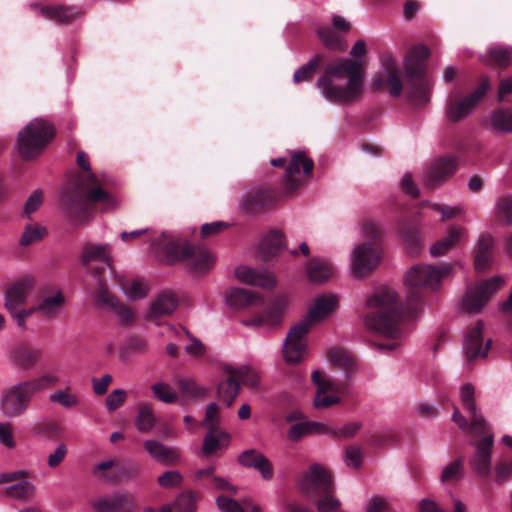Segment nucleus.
<instances>
[{
  "instance_id": "1",
  "label": "nucleus",
  "mask_w": 512,
  "mask_h": 512,
  "mask_svg": "<svg viewBox=\"0 0 512 512\" xmlns=\"http://www.w3.org/2000/svg\"><path fill=\"white\" fill-rule=\"evenodd\" d=\"M76 161L85 174L79 175L74 184L62 188L59 207L72 224L79 225L89 219L87 211L89 202L100 203L103 211L114 209L118 202L105 190L108 178L92 172L89 157L85 152L79 151Z\"/></svg>"
},
{
  "instance_id": "2",
  "label": "nucleus",
  "mask_w": 512,
  "mask_h": 512,
  "mask_svg": "<svg viewBox=\"0 0 512 512\" xmlns=\"http://www.w3.org/2000/svg\"><path fill=\"white\" fill-rule=\"evenodd\" d=\"M366 42L357 40L350 50L351 58H340L326 68L317 81L321 95L329 102L349 104L359 100L363 94L366 68L364 57Z\"/></svg>"
},
{
  "instance_id": "3",
  "label": "nucleus",
  "mask_w": 512,
  "mask_h": 512,
  "mask_svg": "<svg viewBox=\"0 0 512 512\" xmlns=\"http://www.w3.org/2000/svg\"><path fill=\"white\" fill-rule=\"evenodd\" d=\"M370 313L364 322L367 328L389 339L388 343H379L380 350H394L401 344L404 331L400 326V310L397 295L390 287H381L367 299Z\"/></svg>"
},
{
  "instance_id": "4",
  "label": "nucleus",
  "mask_w": 512,
  "mask_h": 512,
  "mask_svg": "<svg viewBox=\"0 0 512 512\" xmlns=\"http://www.w3.org/2000/svg\"><path fill=\"white\" fill-rule=\"evenodd\" d=\"M150 251L159 260L175 263L188 260L195 272H206L214 264V257L204 247L180 243L173 235L162 232L150 243Z\"/></svg>"
},
{
  "instance_id": "5",
  "label": "nucleus",
  "mask_w": 512,
  "mask_h": 512,
  "mask_svg": "<svg viewBox=\"0 0 512 512\" xmlns=\"http://www.w3.org/2000/svg\"><path fill=\"white\" fill-rule=\"evenodd\" d=\"M60 381L55 374L46 373L37 378L21 380L4 389L0 395V413L14 419L24 415L35 394L47 390Z\"/></svg>"
},
{
  "instance_id": "6",
  "label": "nucleus",
  "mask_w": 512,
  "mask_h": 512,
  "mask_svg": "<svg viewBox=\"0 0 512 512\" xmlns=\"http://www.w3.org/2000/svg\"><path fill=\"white\" fill-rule=\"evenodd\" d=\"M55 129L51 123L34 118L18 132L17 149L24 160L37 158L54 137Z\"/></svg>"
},
{
  "instance_id": "7",
  "label": "nucleus",
  "mask_w": 512,
  "mask_h": 512,
  "mask_svg": "<svg viewBox=\"0 0 512 512\" xmlns=\"http://www.w3.org/2000/svg\"><path fill=\"white\" fill-rule=\"evenodd\" d=\"M35 285L34 278L30 276L22 277L7 289L4 296V307L22 330L27 329L26 319L31 316V308L26 309L24 305L27 303Z\"/></svg>"
},
{
  "instance_id": "8",
  "label": "nucleus",
  "mask_w": 512,
  "mask_h": 512,
  "mask_svg": "<svg viewBox=\"0 0 512 512\" xmlns=\"http://www.w3.org/2000/svg\"><path fill=\"white\" fill-rule=\"evenodd\" d=\"M450 270L451 267L448 264L438 266L417 264L410 268L405 274V283L410 294L409 303L418 300L421 288L435 289L449 275Z\"/></svg>"
},
{
  "instance_id": "9",
  "label": "nucleus",
  "mask_w": 512,
  "mask_h": 512,
  "mask_svg": "<svg viewBox=\"0 0 512 512\" xmlns=\"http://www.w3.org/2000/svg\"><path fill=\"white\" fill-rule=\"evenodd\" d=\"M379 63L380 71L375 73L371 79L372 90L385 91L392 97H399L404 84L397 58L392 53L386 52L380 56Z\"/></svg>"
},
{
  "instance_id": "10",
  "label": "nucleus",
  "mask_w": 512,
  "mask_h": 512,
  "mask_svg": "<svg viewBox=\"0 0 512 512\" xmlns=\"http://www.w3.org/2000/svg\"><path fill=\"white\" fill-rule=\"evenodd\" d=\"M503 284V278L500 276H493L478 282L473 287H469L462 298V310L469 314L481 312L483 307Z\"/></svg>"
},
{
  "instance_id": "11",
  "label": "nucleus",
  "mask_w": 512,
  "mask_h": 512,
  "mask_svg": "<svg viewBox=\"0 0 512 512\" xmlns=\"http://www.w3.org/2000/svg\"><path fill=\"white\" fill-rule=\"evenodd\" d=\"M404 69L408 79L406 93L409 100L416 105L429 102L433 83L426 76L424 67L418 62L405 60Z\"/></svg>"
},
{
  "instance_id": "12",
  "label": "nucleus",
  "mask_w": 512,
  "mask_h": 512,
  "mask_svg": "<svg viewBox=\"0 0 512 512\" xmlns=\"http://www.w3.org/2000/svg\"><path fill=\"white\" fill-rule=\"evenodd\" d=\"M298 488L306 497L316 498L332 491V477L324 466L313 464L301 474Z\"/></svg>"
},
{
  "instance_id": "13",
  "label": "nucleus",
  "mask_w": 512,
  "mask_h": 512,
  "mask_svg": "<svg viewBox=\"0 0 512 512\" xmlns=\"http://www.w3.org/2000/svg\"><path fill=\"white\" fill-rule=\"evenodd\" d=\"M489 88V79L483 78L478 88L466 97L461 99L450 97L445 110L446 119L452 123L464 120L477 107Z\"/></svg>"
},
{
  "instance_id": "14",
  "label": "nucleus",
  "mask_w": 512,
  "mask_h": 512,
  "mask_svg": "<svg viewBox=\"0 0 512 512\" xmlns=\"http://www.w3.org/2000/svg\"><path fill=\"white\" fill-rule=\"evenodd\" d=\"M381 260L380 247L371 242L356 245L350 256L351 268L355 276L364 277L379 265Z\"/></svg>"
},
{
  "instance_id": "15",
  "label": "nucleus",
  "mask_w": 512,
  "mask_h": 512,
  "mask_svg": "<svg viewBox=\"0 0 512 512\" xmlns=\"http://www.w3.org/2000/svg\"><path fill=\"white\" fill-rule=\"evenodd\" d=\"M310 328L305 322L298 321L287 333L283 356L287 363L296 364L303 360L307 348L306 336Z\"/></svg>"
},
{
  "instance_id": "16",
  "label": "nucleus",
  "mask_w": 512,
  "mask_h": 512,
  "mask_svg": "<svg viewBox=\"0 0 512 512\" xmlns=\"http://www.w3.org/2000/svg\"><path fill=\"white\" fill-rule=\"evenodd\" d=\"M314 163L303 151L291 156L286 168L284 183L287 191L293 192L311 177Z\"/></svg>"
},
{
  "instance_id": "17",
  "label": "nucleus",
  "mask_w": 512,
  "mask_h": 512,
  "mask_svg": "<svg viewBox=\"0 0 512 512\" xmlns=\"http://www.w3.org/2000/svg\"><path fill=\"white\" fill-rule=\"evenodd\" d=\"M65 303V297L59 289H51L48 293L43 290L37 304L31 307V316L37 313L45 320H54L59 317Z\"/></svg>"
},
{
  "instance_id": "18",
  "label": "nucleus",
  "mask_w": 512,
  "mask_h": 512,
  "mask_svg": "<svg viewBox=\"0 0 512 512\" xmlns=\"http://www.w3.org/2000/svg\"><path fill=\"white\" fill-rule=\"evenodd\" d=\"M484 323L478 321L477 324L468 330L464 337L463 348L464 354L468 362H473L479 358L486 357L492 340L490 338L485 341L482 338Z\"/></svg>"
},
{
  "instance_id": "19",
  "label": "nucleus",
  "mask_w": 512,
  "mask_h": 512,
  "mask_svg": "<svg viewBox=\"0 0 512 512\" xmlns=\"http://www.w3.org/2000/svg\"><path fill=\"white\" fill-rule=\"evenodd\" d=\"M484 437L475 445V451L470 458L471 469L483 478L491 474V454L493 447V434H483Z\"/></svg>"
},
{
  "instance_id": "20",
  "label": "nucleus",
  "mask_w": 512,
  "mask_h": 512,
  "mask_svg": "<svg viewBox=\"0 0 512 512\" xmlns=\"http://www.w3.org/2000/svg\"><path fill=\"white\" fill-rule=\"evenodd\" d=\"M311 379L317 387L315 396L313 398L314 408H328L341 401L340 397L328 394L329 391L334 389V383L324 374V372L320 370H314L311 374Z\"/></svg>"
},
{
  "instance_id": "21",
  "label": "nucleus",
  "mask_w": 512,
  "mask_h": 512,
  "mask_svg": "<svg viewBox=\"0 0 512 512\" xmlns=\"http://www.w3.org/2000/svg\"><path fill=\"white\" fill-rule=\"evenodd\" d=\"M474 394V387L470 383L463 385L460 389L462 405L471 417L470 430L474 435L481 436L488 429V424L484 416L477 410Z\"/></svg>"
},
{
  "instance_id": "22",
  "label": "nucleus",
  "mask_w": 512,
  "mask_h": 512,
  "mask_svg": "<svg viewBox=\"0 0 512 512\" xmlns=\"http://www.w3.org/2000/svg\"><path fill=\"white\" fill-rule=\"evenodd\" d=\"M456 169V158L449 156L436 159L427 169L424 182L428 187L434 188L450 178Z\"/></svg>"
},
{
  "instance_id": "23",
  "label": "nucleus",
  "mask_w": 512,
  "mask_h": 512,
  "mask_svg": "<svg viewBox=\"0 0 512 512\" xmlns=\"http://www.w3.org/2000/svg\"><path fill=\"white\" fill-rule=\"evenodd\" d=\"M338 306V297L335 295H322L316 297L313 304L308 309L306 316L301 319V322H305L307 326L311 327L320 321L326 319L332 314Z\"/></svg>"
},
{
  "instance_id": "24",
  "label": "nucleus",
  "mask_w": 512,
  "mask_h": 512,
  "mask_svg": "<svg viewBox=\"0 0 512 512\" xmlns=\"http://www.w3.org/2000/svg\"><path fill=\"white\" fill-rule=\"evenodd\" d=\"M42 351L21 343L14 346L8 355L9 363L19 370L32 369L41 359Z\"/></svg>"
},
{
  "instance_id": "25",
  "label": "nucleus",
  "mask_w": 512,
  "mask_h": 512,
  "mask_svg": "<svg viewBox=\"0 0 512 512\" xmlns=\"http://www.w3.org/2000/svg\"><path fill=\"white\" fill-rule=\"evenodd\" d=\"M236 278L247 285L258 286L271 290L276 286L274 275L266 270H256L249 266L241 265L235 269Z\"/></svg>"
},
{
  "instance_id": "26",
  "label": "nucleus",
  "mask_w": 512,
  "mask_h": 512,
  "mask_svg": "<svg viewBox=\"0 0 512 512\" xmlns=\"http://www.w3.org/2000/svg\"><path fill=\"white\" fill-rule=\"evenodd\" d=\"M81 261L84 265H89L93 261L101 263L94 272V276L98 277L101 271L111 268L110 245L87 243L82 250Z\"/></svg>"
},
{
  "instance_id": "27",
  "label": "nucleus",
  "mask_w": 512,
  "mask_h": 512,
  "mask_svg": "<svg viewBox=\"0 0 512 512\" xmlns=\"http://www.w3.org/2000/svg\"><path fill=\"white\" fill-rule=\"evenodd\" d=\"M231 436L220 427H212L203 439L202 453L205 457L221 454L228 448Z\"/></svg>"
},
{
  "instance_id": "28",
  "label": "nucleus",
  "mask_w": 512,
  "mask_h": 512,
  "mask_svg": "<svg viewBox=\"0 0 512 512\" xmlns=\"http://www.w3.org/2000/svg\"><path fill=\"white\" fill-rule=\"evenodd\" d=\"M286 307V300L284 298L277 299L273 305L263 314L247 319L243 323L246 326L253 327H274L281 323L284 310Z\"/></svg>"
},
{
  "instance_id": "29",
  "label": "nucleus",
  "mask_w": 512,
  "mask_h": 512,
  "mask_svg": "<svg viewBox=\"0 0 512 512\" xmlns=\"http://www.w3.org/2000/svg\"><path fill=\"white\" fill-rule=\"evenodd\" d=\"M494 256V239L491 235L480 234L475 245V268L484 271L490 267Z\"/></svg>"
},
{
  "instance_id": "30",
  "label": "nucleus",
  "mask_w": 512,
  "mask_h": 512,
  "mask_svg": "<svg viewBox=\"0 0 512 512\" xmlns=\"http://www.w3.org/2000/svg\"><path fill=\"white\" fill-rule=\"evenodd\" d=\"M144 447L151 458L162 464L173 465L181 459L180 452L177 449L167 447L156 440H146Z\"/></svg>"
},
{
  "instance_id": "31",
  "label": "nucleus",
  "mask_w": 512,
  "mask_h": 512,
  "mask_svg": "<svg viewBox=\"0 0 512 512\" xmlns=\"http://www.w3.org/2000/svg\"><path fill=\"white\" fill-rule=\"evenodd\" d=\"M132 505V497L127 493L115 492L111 496H100L91 507L95 512H120L122 506Z\"/></svg>"
},
{
  "instance_id": "32",
  "label": "nucleus",
  "mask_w": 512,
  "mask_h": 512,
  "mask_svg": "<svg viewBox=\"0 0 512 512\" xmlns=\"http://www.w3.org/2000/svg\"><path fill=\"white\" fill-rule=\"evenodd\" d=\"M335 272L333 264L325 259L312 258L306 263V274L310 282L322 284L328 281Z\"/></svg>"
},
{
  "instance_id": "33",
  "label": "nucleus",
  "mask_w": 512,
  "mask_h": 512,
  "mask_svg": "<svg viewBox=\"0 0 512 512\" xmlns=\"http://www.w3.org/2000/svg\"><path fill=\"white\" fill-rule=\"evenodd\" d=\"M225 303L232 308L259 306L264 303V299L259 293L237 287L231 288L228 291L225 297Z\"/></svg>"
},
{
  "instance_id": "34",
  "label": "nucleus",
  "mask_w": 512,
  "mask_h": 512,
  "mask_svg": "<svg viewBox=\"0 0 512 512\" xmlns=\"http://www.w3.org/2000/svg\"><path fill=\"white\" fill-rule=\"evenodd\" d=\"M40 15L58 23H67L81 17L84 11L73 6H45L39 11Z\"/></svg>"
},
{
  "instance_id": "35",
  "label": "nucleus",
  "mask_w": 512,
  "mask_h": 512,
  "mask_svg": "<svg viewBox=\"0 0 512 512\" xmlns=\"http://www.w3.org/2000/svg\"><path fill=\"white\" fill-rule=\"evenodd\" d=\"M178 306V299L173 292L163 291L150 305V317L156 318L172 314Z\"/></svg>"
},
{
  "instance_id": "36",
  "label": "nucleus",
  "mask_w": 512,
  "mask_h": 512,
  "mask_svg": "<svg viewBox=\"0 0 512 512\" xmlns=\"http://www.w3.org/2000/svg\"><path fill=\"white\" fill-rule=\"evenodd\" d=\"M283 235L279 231L269 232L260 242L258 253L264 261H269L282 250Z\"/></svg>"
},
{
  "instance_id": "37",
  "label": "nucleus",
  "mask_w": 512,
  "mask_h": 512,
  "mask_svg": "<svg viewBox=\"0 0 512 512\" xmlns=\"http://www.w3.org/2000/svg\"><path fill=\"white\" fill-rule=\"evenodd\" d=\"M270 195L268 191L253 190L247 193L242 200L240 207L247 213H253L259 208H264L269 204Z\"/></svg>"
},
{
  "instance_id": "38",
  "label": "nucleus",
  "mask_w": 512,
  "mask_h": 512,
  "mask_svg": "<svg viewBox=\"0 0 512 512\" xmlns=\"http://www.w3.org/2000/svg\"><path fill=\"white\" fill-rule=\"evenodd\" d=\"M181 396L187 399H200L208 394V389L199 385L189 377H179L176 380Z\"/></svg>"
},
{
  "instance_id": "39",
  "label": "nucleus",
  "mask_w": 512,
  "mask_h": 512,
  "mask_svg": "<svg viewBox=\"0 0 512 512\" xmlns=\"http://www.w3.org/2000/svg\"><path fill=\"white\" fill-rule=\"evenodd\" d=\"M157 418L150 404L143 403L138 407L135 426L141 433H149L156 425Z\"/></svg>"
},
{
  "instance_id": "40",
  "label": "nucleus",
  "mask_w": 512,
  "mask_h": 512,
  "mask_svg": "<svg viewBox=\"0 0 512 512\" xmlns=\"http://www.w3.org/2000/svg\"><path fill=\"white\" fill-rule=\"evenodd\" d=\"M119 285L122 293L128 300L142 299L148 294V285L139 279L124 281L120 278Z\"/></svg>"
},
{
  "instance_id": "41",
  "label": "nucleus",
  "mask_w": 512,
  "mask_h": 512,
  "mask_svg": "<svg viewBox=\"0 0 512 512\" xmlns=\"http://www.w3.org/2000/svg\"><path fill=\"white\" fill-rule=\"evenodd\" d=\"M317 34L322 43L329 49L335 51H344L347 47L343 35L333 31L329 27H321L317 30Z\"/></svg>"
},
{
  "instance_id": "42",
  "label": "nucleus",
  "mask_w": 512,
  "mask_h": 512,
  "mask_svg": "<svg viewBox=\"0 0 512 512\" xmlns=\"http://www.w3.org/2000/svg\"><path fill=\"white\" fill-rule=\"evenodd\" d=\"M239 393V384L232 374L222 381L218 386V397L226 405L230 407Z\"/></svg>"
},
{
  "instance_id": "43",
  "label": "nucleus",
  "mask_w": 512,
  "mask_h": 512,
  "mask_svg": "<svg viewBox=\"0 0 512 512\" xmlns=\"http://www.w3.org/2000/svg\"><path fill=\"white\" fill-rule=\"evenodd\" d=\"M464 477V460L457 458L442 468L441 483H455Z\"/></svg>"
},
{
  "instance_id": "44",
  "label": "nucleus",
  "mask_w": 512,
  "mask_h": 512,
  "mask_svg": "<svg viewBox=\"0 0 512 512\" xmlns=\"http://www.w3.org/2000/svg\"><path fill=\"white\" fill-rule=\"evenodd\" d=\"M330 362L347 371H352L356 368V359L347 350L342 348H333L330 351Z\"/></svg>"
},
{
  "instance_id": "45",
  "label": "nucleus",
  "mask_w": 512,
  "mask_h": 512,
  "mask_svg": "<svg viewBox=\"0 0 512 512\" xmlns=\"http://www.w3.org/2000/svg\"><path fill=\"white\" fill-rule=\"evenodd\" d=\"M229 374L234 378H238L242 383L250 388H256L260 382V375L257 370L250 366H241L237 369H229Z\"/></svg>"
},
{
  "instance_id": "46",
  "label": "nucleus",
  "mask_w": 512,
  "mask_h": 512,
  "mask_svg": "<svg viewBox=\"0 0 512 512\" xmlns=\"http://www.w3.org/2000/svg\"><path fill=\"white\" fill-rule=\"evenodd\" d=\"M139 472V466L135 463H125L117 465L113 473L109 476H104V479L111 483H119L129 480Z\"/></svg>"
},
{
  "instance_id": "47",
  "label": "nucleus",
  "mask_w": 512,
  "mask_h": 512,
  "mask_svg": "<svg viewBox=\"0 0 512 512\" xmlns=\"http://www.w3.org/2000/svg\"><path fill=\"white\" fill-rule=\"evenodd\" d=\"M494 211L500 221L512 226V194L499 197L495 202Z\"/></svg>"
},
{
  "instance_id": "48",
  "label": "nucleus",
  "mask_w": 512,
  "mask_h": 512,
  "mask_svg": "<svg viewBox=\"0 0 512 512\" xmlns=\"http://www.w3.org/2000/svg\"><path fill=\"white\" fill-rule=\"evenodd\" d=\"M35 486L26 478L19 480L6 488V494L15 499H25L33 496Z\"/></svg>"
},
{
  "instance_id": "49",
  "label": "nucleus",
  "mask_w": 512,
  "mask_h": 512,
  "mask_svg": "<svg viewBox=\"0 0 512 512\" xmlns=\"http://www.w3.org/2000/svg\"><path fill=\"white\" fill-rule=\"evenodd\" d=\"M216 503L221 512H260V510L252 504L241 506L238 502L227 496L217 497Z\"/></svg>"
},
{
  "instance_id": "50",
  "label": "nucleus",
  "mask_w": 512,
  "mask_h": 512,
  "mask_svg": "<svg viewBox=\"0 0 512 512\" xmlns=\"http://www.w3.org/2000/svg\"><path fill=\"white\" fill-rule=\"evenodd\" d=\"M47 230L44 226L35 224V225H26L19 243L22 246H29L35 242H38L44 238L46 235Z\"/></svg>"
},
{
  "instance_id": "51",
  "label": "nucleus",
  "mask_w": 512,
  "mask_h": 512,
  "mask_svg": "<svg viewBox=\"0 0 512 512\" xmlns=\"http://www.w3.org/2000/svg\"><path fill=\"white\" fill-rule=\"evenodd\" d=\"M156 399L163 403H174L178 399L177 391L168 383L160 381L151 386Z\"/></svg>"
},
{
  "instance_id": "52",
  "label": "nucleus",
  "mask_w": 512,
  "mask_h": 512,
  "mask_svg": "<svg viewBox=\"0 0 512 512\" xmlns=\"http://www.w3.org/2000/svg\"><path fill=\"white\" fill-rule=\"evenodd\" d=\"M491 124L501 132H512V111L501 109L491 115Z\"/></svg>"
},
{
  "instance_id": "53",
  "label": "nucleus",
  "mask_w": 512,
  "mask_h": 512,
  "mask_svg": "<svg viewBox=\"0 0 512 512\" xmlns=\"http://www.w3.org/2000/svg\"><path fill=\"white\" fill-rule=\"evenodd\" d=\"M321 62L320 56L313 57L308 63L300 67L293 75V81L299 83L301 81L310 80L316 72V69Z\"/></svg>"
},
{
  "instance_id": "54",
  "label": "nucleus",
  "mask_w": 512,
  "mask_h": 512,
  "mask_svg": "<svg viewBox=\"0 0 512 512\" xmlns=\"http://www.w3.org/2000/svg\"><path fill=\"white\" fill-rule=\"evenodd\" d=\"M49 400L65 408H71L78 404L77 396L72 393H69L66 390H57L51 393L49 396Z\"/></svg>"
},
{
  "instance_id": "55",
  "label": "nucleus",
  "mask_w": 512,
  "mask_h": 512,
  "mask_svg": "<svg viewBox=\"0 0 512 512\" xmlns=\"http://www.w3.org/2000/svg\"><path fill=\"white\" fill-rule=\"evenodd\" d=\"M0 445L7 450H13L16 447V440L13 436V426L10 422H0Z\"/></svg>"
},
{
  "instance_id": "56",
  "label": "nucleus",
  "mask_w": 512,
  "mask_h": 512,
  "mask_svg": "<svg viewBox=\"0 0 512 512\" xmlns=\"http://www.w3.org/2000/svg\"><path fill=\"white\" fill-rule=\"evenodd\" d=\"M316 505L318 512H340L341 502L327 493L319 496Z\"/></svg>"
},
{
  "instance_id": "57",
  "label": "nucleus",
  "mask_w": 512,
  "mask_h": 512,
  "mask_svg": "<svg viewBox=\"0 0 512 512\" xmlns=\"http://www.w3.org/2000/svg\"><path fill=\"white\" fill-rule=\"evenodd\" d=\"M362 423L357 421L347 422L341 426H334L333 437L352 438L361 429Z\"/></svg>"
},
{
  "instance_id": "58",
  "label": "nucleus",
  "mask_w": 512,
  "mask_h": 512,
  "mask_svg": "<svg viewBox=\"0 0 512 512\" xmlns=\"http://www.w3.org/2000/svg\"><path fill=\"white\" fill-rule=\"evenodd\" d=\"M190 343L184 348L185 352L193 358H200L205 354L204 344L195 336H193L188 330L183 329Z\"/></svg>"
},
{
  "instance_id": "59",
  "label": "nucleus",
  "mask_w": 512,
  "mask_h": 512,
  "mask_svg": "<svg viewBox=\"0 0 512 512\" xmlns=\"http://www.w3.org/2000/svg\"><path fill=\"white\" fill-rule=\"evenodd\" d=\"M220 415L219 409L215 402H211L207 405L205 411V417L201 422V425L210 430L212 427H219Z\"/></svg>"
},
{
  "instance_id": "60",
  "label": "nucleus",
  "mask_w": 512,
  "mask_h": 512,
  "mask_svg": "<svg viewBox=\"0 0 512 512\" xmlns=\"http://www.w3.org/2000/svg\"><path fill=\"white\" fill-rule=\"evenodd\" d=\"M43 192L40 189L34 190L24 204L23 213L30 217L43 203Z\"/></svg>"
},
{
  "instance_id": "61",
  "label": "nucleus",
  "mask_w": 512,
  "mask_h": 512,
  "mask_svg": "<svg viewBox=\"0 0 512 512\" xmlns=\"http://www.w3.org/2000/svg\"><path fill=\"white\" fill-rule=\"evenodd\" d=\"M263 455L264 454H262L261 452L255 450V449H248V450L243 451L238 456V462L246 468L254 469L256 467L257 463L260 460H262Z\"/></svg>"
},
{
  "instance_id": "62",
  "label": "nucleus",
  "mask_w": 512,
  "mask_h": 512,
  "mask_svg": "<svg viewBox=\"0 0 512 512\" xmlns=\"http://www.w3.org/2000/svg\"><path fill=\"white\" fill-rule=\"evenodd\" d=\"M183 477L178 471H166L158 477V484L163 488H174L182 483Z\"/></svg>"
},
{
  "instance_id": "63",
  "label": "nucleus",
  "mask_w": 512,
  "mask_h": 512,
  "mask_svg": "<svg viewBox=\"0 0 512 512\" xmlns=\"http://www.w3.org/2000/svg\"><path fill=\"white\" fill-rule=\"evenodd\" d=\"M467 237L468 232L466 228L462 226H451L447 229V234L444 239L452 248L460 241L467 239Z\"/></svg>"
},
{
  "instance_id": "64",
  "label": "nucleus",
  "mask_w": 512,
  "mask_h": 512,
  "mask_svg": "<svg viewBox=\"0 0 512 512\" xmlns=\"http://www.w3.org/2000/svg\"><path fill=\"white\" fill-rule=\"evenodd\" d=\"M489 54L499 66H507L512 58V49L505 47H492L489 50Z\"/></svg>"
}]
</instances>
